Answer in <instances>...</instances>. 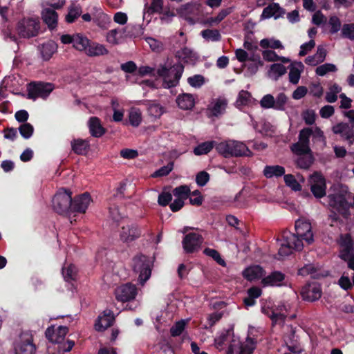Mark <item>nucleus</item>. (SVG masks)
Here are the masks:
<instances>
[{"instance_id":"50","label":"nucleus","mask_w":354,"mask_h":354,"mask_svg":"<svg viewBox=\"0 0 354 354\" xmlns=\"http://www.w3.org/2000/svg\"><path fill=\"white\" fill-rule=\"evenodd\" d=\"M288 101V97L284 93H280L274 99V109L284 111Z\"/></svg>"},{"instance_id":"28","label":"nucleus","mask_w":354,"mask_h":354,"mask_svg":"<svg viewBox=\"0 0 354 354\" xmlns=\"http://www.w3.org/2000/svg\"><path fill=\"white\" fill-rule=\"evenodd\" d=\"M176 102L179 108L183 110H190L195 104L194 96L189 93L179 95L176 99Z\"/></svg>"},{"instance_id":"57","label":"nucleus","mask_w":354,"mask_h":354,"mask_svg":"<svg viewBox=\"0 0 354 354\" xmlns=\"http://www.w3.org/2000/svg\"><path fill=\"white\" fill-rule=\"evenodd\" d=\"M342 36L349 39H354V24H345L342 28Z\"/></svg>"},{"instance_id":"47","label":"nucleus","mask_w":354,"mask_h":354,"mask_svg":"<svg viewBox=\"0 0 354 354\" xmlns=\"http://www.w3.org/2000/svg\"><path fill=\"white\" fill-rule=\"evenodd\" d=\"M298 274L301 276H306L310 274L314 279H318L317 274V268L310 264L305 265L298 270Z\"/></svg>"},{"instance_id":"15","label":"nucleus","mask_w":354,"mask_h":354,"mask_svg":"<svg viewBox=\"0 0 354 354\" xmlns=\"http://www.w3.org/2000/svg\"><path fill=\"white\" fill-rule=\"evenodd\" d=\"M68 332L67 326H59L55 329L53 326H49L46 332L45 335L47 339L54 344H61Z\"/></svg>"},{"instance_id":"37","label":"nucleus","mask_w":354,"mask_h":354,"mask_svg":"<svg viewBox=\"0 0 354 354\" xmlns=\"http://www.w3.org/2000/svg\"><path fill=\"white\" fill-rule=\"evenodd\" d=\"M90 41L91 40L81 34L74 35L73 46L78 50H84L86 52Z\"/></svg>"},{"instance_id":"44","label":"nucleus","mask_w":354,"mask_h":354,"mask_svg":"<svg viewBox=\"0 0 354 354\" xmlns=\"http://www.w3.org/2000/svg\"><path fill=\"white\" fill-rule=\"evenodd\" d=\"M226 106L227 102L225 100L218 99L211 109L212 114L216 117L218 116L223 113Z\"/></svg>"},{"instance_id":"25","label":"nucleus","mask_w":354,"mask_h":354,"mask_svg":"<svg viewBox=\"0 0 354 354\" xmlns=\"http://www.w3.org/2000/svg\"><path fill=\"white\" fill-rule=\"evenodd\" d=\"M285 279V274L279 271H274L271 272L268 276L262 279L261 283L264 286H279L281 282Z\"/></svg>"},{"instance_id":"9","label":"nucleus","mask_w":354,"mask_h":354,"mask_svg":"<svg viewBox=\"0 0 354 354\" xmlns=\"http://www.w3.org/2000/svg\"><path fill=\"white\" fill-rule=\"evenodd\" d=\"M295 228L296 234H293L298 240L305 241L310 245L314 241L311 224L308 221L297 220Z\"/></svg>"},{"instance_id":"4","label":"nucleus","mask_w":354,"mask_h":354,"mask_svg":"<svg viewBox=\"0 0 354 354\" xmlns=\"http://www.w3.org/2000/svg\"><path fill=\"white\" fill-rule=\"evenodd\" d=\"M133 272L138 274V281L141 285L150 278L151 274V262L149 258L144 254L135 256L132 260Z\"/></svg>"},{"instance_id":"12","label":"nucleus","mask_w":354,"mask_h":354,"mask_svg":"<svg viewBox=\"0 0 354 354\" xmlns=\"http://www.w3.org/2000/svg\"><path fill=\"white\" fill-rule=\"evenodd\" d=\"M203 242L202 235L190 232L186 234L182 241L185 252L187 254H192L198 251Z\"/></svg>"},{"instance_id":"53","label":"nucleus","mask_w":354,"mask_h":354,"mask_svg":"<svg viewBox=\"0 0 354 354\" xmlns=\"http://www.w3.org/2000/svg\"><path fill=\"white\" fill-rule=\"evenodd\" d=\"M174 164L173 162H169L167 165L160 167L159 169L156 170L151 176L153 178L162 177L167 176L173 169Z\"/></svg>"},{"instance_id":"46","label":"nucleus","mask_w":354,"mask_h":354,"mask_svg":"<svg viewBox=\"0 0 354 354\" xmlns=\"http://www.w3.org/2000/svg\"><path fill=\"white\" fill-rule=\"evenodd\" d=\"M186 322L181 319L176 322L170 328V334L172 337H178L182 334L185 328Z\"/></svg>"},{"instance_id":"16","label":"nucleus","mask_w":354,"mask_h":354,"mask_svg":"<svg viewBox=\"0 0 354 354\" xmlns=\"http://www.w3.org/2000/svg\"><path fill=\"white\" fill-rule=\"evenodd\" d=\"M118 301L125 302L133 299L137 295V289L134 285L126 283L118 287L115 291Z\"/></svg>"},{"instance_id":"34","label":"nucleus","mask_w":354,"mask_h":354,"mask_svg":"<svg viewBox=\"0 0 354 354\" xmlns=\"http://www.w3.org/2000/svg\"><path fill=\"white\" fill-rule=\"evenodd\" d=\"M298 67H296L294 64H290V72H289V81L293 84H298L302 69L304 68V64L299 62L296 64Z\"/></svg>"},{"instance_id":"8","label":"nucleus","mask_w":354,"mask_h":354,"mask_svg":"<svg viewBox=\"0 0 354 354\" xmlns=\"http://www.w3.org/2000/svg\"><path fill=\"white\" fill-rule=\"evenodd\" d=\"M28 98L36 99L38 97L46 98L53 91V86L50 83L30 82L28 85Z\"/></svg>"},{"instance_id":"55","label":"nucleus","mask_w":354,"mask_h":354,"mask_svg":"<svg viewBox=\"0 0 354 354\" xmlns=\"http://www.w3.org/2000/svg\"><path fill=\"white\" fill-rule=\"evenodd\" d=\"M187 82L194 88H200L205 83V77L201 75H194L188 77Z\"/></svg>"},{"instance_id":"14","label":"nucleus","mask_w":354,"mask_h":354,"mask_svg":"<svg viewBox=\"0 0 354 354\" xmlns=\"http://www.w3.org/2000/svg\"><path fill=\"white\" fill-rule=\"evenodd\" d=\"M91 201V196L88 192L75 196L72 198L71 213H85Z\"/></svg>"},{"instance_id":"1","label":"nucleus","mask_w":354,"mask_h":354,"mask_svg":"<svg viewBox=\"0 0 354 354\" xmlns=\"http://www.w3.org/2000/svg\"><path fill=\"white\" fill-rule=\"evenodd\" d=\"M183 71L184 66L182 64H175L169 68L165 66H160L157 69L148 66H143L138 68V74L141 77L149 75L156 78L162 77L163 87L170 88L178 85Z\"/></svg>"},{"instance_id":"29","label":"nucleus","mask_w":354,"mask_h":354,"mask_svg":"<svg viewBox=\"0 0 354 354\" xmlns=\"http://www.w3.org/2000/svg\"><path fill=\"white\" fill-rule=\"evenodd\" d=\"M285 168L280 165H266L263 169V175L267 178L281 177L285 174Z\"/></svg>"},{"instance_id":"64","label":"nucleus","mask_w":354,"mask_h":354,"mask_svg":"<svg viewBox=\"0 0 354 354\" xmlns=\"http://www.w3.org/2000/svg\"><path fill=\"white\" fill-rule=\"evenodd\" d=\"M172 200V195L169 192H162L158 196V202L161 206L165 207L169 204Z\"/></svg>"},{"instance_id":"41","label":"nucleus","mask_w":354,"mask_h":354,"mask_svg":"<svg viewBox=\"0 0 354 354\" xmlns=\"http://www.w3.org/2000/svg\"><path fill=\"white\" fill-rule=\"evenodd\" d=\"M62 275L66 281L69 282L75 280L77 275L76 267L73 264L64 267L62 268Z\"/></svg>"},{"instance_id":"51","label":"nucleus","mask_w":354,"mask_h":354,"mask_svg":"<svg viewBox=\"0 0 354 354\" xmlns=\"http://www.w3.org/2000/svg\"><path fill=\"white\" fill-rule=\"evenodd\" d=\"M148 112L150 115L155 118H159L164 113V109L159 104L152 103L148 106Z\"/></svg>"},{"instance_id":"30","label":"nucleus","mask_w":354,"mask_h":354,"mask_svg":"<svg viewBox=\"0 0 354 354\" xmlns=\"http://www.w3.org/2000/svg\"><path fill=\"white\" fill-rule=\"evenodd\" d=\"M109 51L102 44H100L95 42L90 41L86 53L91 57L100 56L108 54Z\"/></svg>"},{"instance_id":"23","label":"nucleus","mask_w":354,"mask_h":354,"mask_svg":"<svg viewBox=\"0 0 354 354\" xmlns=\"http://www.w3.org/2000/svg\"><path fill=\"white\" fill-rule=\"evenodd\" d=\"M235 339L234 335V330L232 328L227 329L221 333V334L214 339V344L217 349L222 351L227 344H230L231 341Z\"/></svg>"},{"instance_id":"24","label":"nucleus","mask_w":354,"mask_h":354,"mask_svg":"<svg viewBox=\"0 0 354 354\" xmlns=\"http://www.w3.org/2000/svg\"><path fill=\"white\" fill-rule=\"evenodd\" d=\"M264 274L265 270L258 265L248 267L243 271V277L250 281L260 279Z\"/></svg>"},{"instance_id":"43","label":"nucleus","mask_w":354,"mask_h":354,"mask_svg":"<svg viewBox=\"0 0 354 354\" xmlns=\"http://www.w3.org/2000/svg\"><path fill=\"white\" fill-rule=\"evenodd\" d=\"M283 179L285 184L292 190L295 192L301 190V185L292 174H284Z\"/></svg>"},{"instance_id":"7","label":"nucleus","mask_w":354,"mask_h":354,"mask_svg":"<svg viewBox=\"0 0 354 354\" xmlns=\"http://www.w3.org/2000/svg\"><path fill=\"white\" fill-rule=\"evenodd\" d=\"M16 29L20 37H34L39 34L40 22L38 19L24 18L17 23Z\"/></svg>"},{"instance_id":"20","label":"nucleus","mask_w":354,"mask_h":354,"mask_svg":"<svg viewBox=\"0 0 354 354\" xmlns=\"http://www.w3.org/2000/svg\"><path fill=\"white\" fill-rule=\"evenodd\" d=\"M301 295L304 300L313 302L319 299L322 291L319 286H308L302 288Z\"/></svg>"},{"instance_id":"56","label":"nucleus","mask_w":354,"mask_h":354,"mask_svg":"<svg viewBox=\"0 0 354 354\" xmlns=\"http://www.w3.org/2000/svg\"><path fill=\"white\" fill-rule=\"evenodd\" d=\"M251 100V95L248 91H241L239 93L238 98L236 103L238 105L245 106L248 105Z\"/></svg>"},{"instance_id":"19","label":"nucleus","mask_w":354,"mask_h":354,"mask_svg":"<svg viewBox=\"0 0 354 354\" xmlns=\"http://www.w3.org/2000/svg\"><path fill=\"white\" fill-rule=\"evenodd\" d=\"M315 183L311 185L310 190L315 197L321 198L326 195V181L324 178L315 172L313 175Z\"/></svg>"},{"instance_id":"10","label":"nucleus","mask_w":354,"mask_h":354,"mask_svg":"<svg viewBox=\"0 0 354 354\" xmlns=\"http://www.w3.org/2000/svg\"><path fill=\"white\" fill-rule=\"evenodd\" d=\"M252 338L248 337L246 343H241L239 339H233L228 345L225 354H234V351H239V354H252L255 346Z\"/></svg>"},{"instance_id":"36","label":"nucleus","mask_w":354,"mask_h":354,"mask_svg":"<svg viewBox=\"0 0 354 354\" xmlns=\"http://www.w3.org/2000/svg\"><path fill=\"white\" fill-rule=\"evenodd\" d=\"M261 312L267 315L272 322V325H275L277 323L278 320H281L284 322L286 316L280 313H275L272 308L270 307L263 306L261 308Z\"/></svg>"},{"instance_id":"54","label":"nucleus","mask_w":354,"mask_h":354,"mask_svg":"<svg viewBox=\"0 0 354 354\" xmlns=\"http://www.w3.org/2000/svg\"><path fill=\"white\" fill-rule=\"evenodd\" d=\"M313 134V131L311 128H304L299 131V141L307 145H310V138Z\"/></svg>"},{"instance_id":"35","label":"nucleus","mask_w":354,"mask_h":354,"mask_svg":"<svg viewBox=\"0 0 354 354\" xmlns=\"http://www.w3.org/2000/svg\"><path fill=\"white\" fill-rule=\"evenodd\" d=\"M315 158L312 153L299 156L296 160L297 167L303 169H308L314 162Z\"/></svg>"},{"instance_id":"11","label":"nucleus","mask_w":354,"mask_h":354,"mask_svg":"<svg viewBox=\"0 0 354 354\" xmlns=\"http://www.w3.org/2000/svg\"><path fill=\"white\" fill-rule=\"evenodd\" d=\"M330 205L338 212L339 214L346 218L350 215L349 208L353 207L351 203H348L344 194H335L330 196Z\"/></svg>"},{"instance_id":"52","label":"nucleus","mask_w":354,"mask_h":354,"mask_svg":"<svg viewBox=\"0 0 354 354\" xmlns=\"http://www.w3.org/2000/svg\"><path fill=\"white\" fill-rule=\"evenodd\" d=\"M163 9V0H152L151 5L147 8L149 14L161 13Z\"/></svg>"},{"instance_id":"26","label":"nucleus","mask_w":354,"mask_h":354,"mask_svg":"<svg viewBox=\"0 0 354 354\" xmlns=\"http://www.w3.org/2000/svg\"><path fill=\"white\" fill-rule=\"evenodd\" d=\"M270 10H274V19H278L286 13L285 10L278 3L273 2L263 9L261 17L266 19L273 17V13L270 12Z\"/></svg>"},{"instance_id":"60","label":"nucleus","mask_w":354,"mask_h":354,"mask_svg":"<svg viewBox=\"0 0 354 354\" xmlns=\"http://www.w3.org/2000/svg\"><path fill=\"white\" fill-rule=\"evenodd\" d=\"M210 176L205 171H199L196 176V183L199 187L205 186L209 180Z\"/></svg>"},{"instance_id":"22","label":"nucleus","mask_w":354,"mask_h":354,"mask_svg":"<svg viewBox=\"0 0 354 354\" xmlns=\"http://www.w3.org/2000/svg\"><path fill=\"white\" fill-rule=\"evenodd\" d=\"M88 126L91 135L95 138H100L106 132V129L103 127L100 118L95 116L89 118Z\"/></svg>"},{"instance_id":"3","label":"nucleus","mask_w":354,"mask_h":354,"mask_svg":"<svg viewBox=\"0 0 354 354\" xmlns=\"http://www.w3.org/2000/svg\"><path fill=\"white\" fill-rule=\"evenodd\" d=\"M72 192L70 189L61 188L53 198V208L60 215L71 213Z\"/></svg>"},{"instance_id":"21","label":"nucleus","mask_w":354,"mask_h":354,"mask_svg":"<svg viewBox=\"0 0 354 354\" xmlns=\"http://www.w3.org/2000/svg\"><path fill=\"white\" fill-rule=\"evenodd\" d=\"M41 18L43 21L48 26L50 30L56 29L58 21L57 12L50 8H45L41 12Z\"/></svg>"},{"instance_id":"42","label":"nucleus","mask_w":354,"mask_h":354,"mask_svg":"<svg viewBox=\"0 0 354 354\" xmlns=\"http://www.w3.org/2000/svg\"><path fill=\"white\" fill-rule=\"evenodd\" d=\"M291 150L298 156L311 153V149L309 145L301 142L299 141L292 146Z\"/></svg>"},{"instance_id":"62","label":"nucleus","mask_w":354,"mask_h":354,"mask_svg":"<svg viewBox=\"0 0 354 354\" xmlns=\"http://www.w3.org/2000/svg\"><path fill=\"white\" fill-rule=\"evenodd\" d=\"M271 73L276 75L275 80L286 73V68L282 64H273L270 66Z\"/></svg>"},{"instance_id":"45","label":"nucleus","mask_w":354,"mask_h":354,"mask_svg":"<svg viewBox=\"0 0 354 354\" xmlns=\"http://www.w3.org/2000/svg\"><path fill=\"white\" fill-rule=\"evenodd\" d=\"M203 254L205 255L212 257L217 263H218L221 266H225V261L221 258L219 252L209 248H206L203 250Z\"/></svg>"},{"instance_id":"2","label":"nucleus","mask_w":354,"mask_h":354,"mask_svg":"<svg viewBox=\"0 0 354 354\" xmlns=\"http://www.w3.org/2000/svg\"><path fill=\"white\" fill-rule=\"evenodd\" d=\"M216 150L225 158L250 156L252 153L243 142L234 140L218 142L216 145Z\"/></svg>"},{"instance_id":"13","label":"nucleus","mask_w":354,"mask_h":354,"mask_svg":"<svg viewBox=\"0 0 354 354\" xmlns=\"http://www.w3.org/2000/svg\"><path fill=\"white\" fill-rule=\"evenodd\" d=\"M142 230L135 223L122 226L120 231V237L124 243H131L141 236Z\"/></svg>"},{"instance_id":"61","label":"nucleus","mask_w":354,"mask_h":354,"mask_svg":"<svg viewBox=\"0 0 354 354\" xmlns=\"http://www.w3.org/2000/svg\"><path fill=\"white\" fill-rule=\"evenodd\" d=\"M260 104L262 108L274 109V98L271 94L265 95L261 100Z\"/></svg>"},{"instance_id":"38","label":"nucleus","mask_w":354,"mask_h":354,"mask_svg":"<svg viewBox=\"0 0 354 354\" xmlns=\"http://www.w3.org/2000/svg\"><path fill=\"white\" fill-rule=\"evenodd\" d=\"M174 196L182 200H186L191 194V190L187 185H180L173 189Z\"/></svg>"},{"instance_id":"40","label":"nucleus","mask_w":354,"mask_h":354,"mask_svg":"<svg viewBox=\"0 0 354 354\" xmlns=\"http://www.w3.org/2000/svg\"><path fill=\"white\" fill-rule=\"evenodd\" d=\"M202 37L212 41H218L221 39L220 32L217 29H205L201 31Z\"/></svg>"},{"instance_id":"17","label":"nucleus","mask_w":354,"mask_h":354,"mask_svg":"<svg viewBox=\"0 0 354 354\" xmlns=\"http://www.w3.org/2000/svg\"><path fill=\"white\" fill-rule=\"evenodd\" d=\"M115 321L113 312L110 309H106L102 314L99 315L95 323V329L98 332L104 331L111 326Z\"/></svg>"},{"instance_id":"18","label":"nucleus","mask_w":354,"mask_h":354,"mask_svg":"<svg viewBox=\"0 0 354 354\" xmlns=\"http://www.w3.org/2000/svg\"><path fill=\"white\" fill-rule=\"evenodd\" d=\"M340 252L339 257L347 262L348 268L354 270V245L351 239L345 241Z\"/></svg>"},{"instance_id":"27","label":"nucleus","mask_w":354,"mask_h":354,"mask_svg":"<svg viewBox=\"0 0 354 354\" xmlns=\"http://www.w3.org/2000/svg\"><path fill=\"white\" fill-rule=\"evenodd\" d=\"M72 150L77 155H86L90 148L89 142L81 138L74 139L71 142Z\"/></svg>"},{"instance_id":"49","label":"nucleus","mask_w":354,"mask_h":354,"mask_svg":"<svg viewBox=\"0 0 354 354\" xmlns=\"http://www.w3.org/2000/svg\"><path fill=\"white\" fill-rule=\"evenodd\" d=\"M337 68L335 65L333 64L326 63L317 67L315 73L319 76H324L329 72L336 71Z\"/></svg>"},{"instance_id":"5","label":"nucleus","mask_w":354,"mask_h":354,"mask_svg":"<svg viewBox=\"0 0 354 354\" xmlns=\"http://www.w3.org/2000/svg\"><path fill=\"white\" fill-rule=\"evenodd\" d=\"M15 354H35L37 347L29 330L21 331L13 344Z\"/></svg>"},{"instance_id":"59","label":"nucleus","mask_w":354,"mask_h":354,"mask_svg":"<svg viewBox=\"0 0 354 354\" xmlns=\"http://www.w3.org/2000/svg\"><path fill=\"white\" fill-rule=\"evenodd\" d=\"M328 24L330 26V32L331 34L337 33L341 28L340 19L335 15L330 17Z\"/></svg>"},{"instance_id":"32","label":"nucleus","mask_w":354,"mask_h":354,"mask_svg":"<svg viewBox=\"0 0 354 354\" xmlns=\"http://www.w3.org/2000/svg\"><path fill=\"white\" fill-rule=\"evenodd\" d=\"M218 144V142L214 140L203 142L194 147V153L196 156L207 154L214 147L216 149Z\"/></svg>"},{"instance_id":"48","label":"nucleus","mask_w":354,"mask_h":354,"mask_svg":"<svg viewBox=\"0 0 354 354\" xmlns=\"http://www.w3.org/2000/svg\"><path fill=\"white\" fill-rule=\"evenodd\" d=\"M21 136L25 139H29L33 134L34 127L30 123H24L19 127Z\"/></svg>"},{"instance_id":"39","label":"nucleus","mask_w":354,"mask_h":354,"mask_svg":"<svg viewBox=\"0 0 354 354\" xmlns=\"http://www.w3.org/2000/svg\"><path fill=\"white\" fill-rule=\"evenodd\" d=\"M81 13L82 8L80 6H70L65 20L68 24H72L81 15Z\"/></svg>"},{"instance_id":"58","label":"nucleus","mask_w":354,"mask_h":354,"mask_svg":"<svg viewBox=\"0 0 354 354\" xmlns=\"http://www.w3.org/2000/svg\"><path fill=\"white\" fill-rule=\"evenodd\" d=\"M142 121V117L140 113L137 111H131L129 113V122L134 127H137L140 125Z\"/></svg>"},{"instance_id":"33","label":"nucleus","mask_w":354,"mask_h":354,"mask_svg":"<svg viewBox=\"0 0 354 354\" xmlns=\"http://www.w3.org/2000/svg\"><path fill=\"white\" fill-rule=\"evenodd\" d=\"M177 54L185 63L194 64L198 59L196 53L187 47L183 48L180 51H178Z\"/></svg>"},{"instance_id":"63","label":"nucleus","mask_w":354,"mask_h":354,"mask_svg":"<svg viewBox=\"0 0 354 354\" xmlns=\"http://www.w3.org/2000/svg\"><path fill=\"white\" fill-rule=\"evenodd\" d=\"M302 118L307 125H312L315 123L316 115L313 110H306L302 113Z\"/></svg>"},{"instance_id":"6","label":"nucleus","mask_w":354,"mask_h":354,"mask_svg":"<svg viewBox=\"0 0 354 354\" xmlns=\"http://www.w3.org/2000/svg\"><path fill=\"white\" fill-rule=\"evenodd\" d=\"M282 242L278 254L281 257L290 255L292 250L300 251L304 248L301 240H298L291 232L285 230L281 233Z\"/></svg>"},{"instance_id":"31","label":"nucleus","mask_w":354,"mask_h":354,"mask_svg":"<svg viewBox=\"0 0 354 354\" xmlns=\"http://www.w3.org/2000/svg\"><path fill=\"white\" fill-rule=\"evenodd\" d=\"M57 46L53 41H49L42 44L41 47V55L44 61H48L53 54L57 51Z\"/></svg>"}]
</instances>
